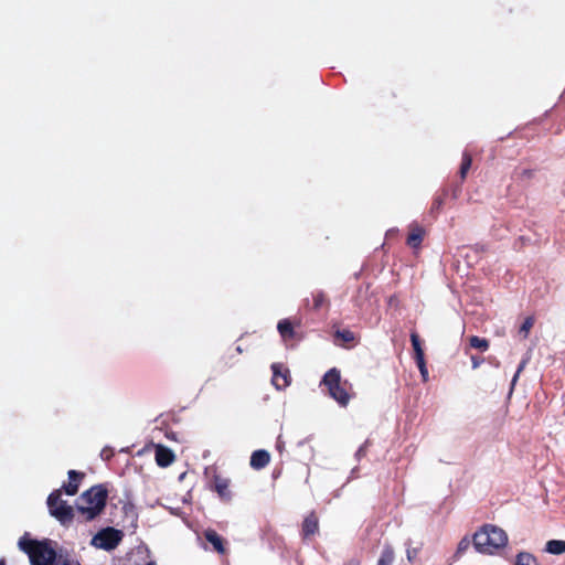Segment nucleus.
<instances>
[{
    "label": "nucleus",
    "mask_w": 565,
    "mask_h": 565,
    "mask_svg": "<svg viewBox=\"0 0 565 565\" xmlns=\"http://www.w3.org/2000/svg\"><path fill=\"white\" fill-rule=\"evenodd\" d=\"M473 547L477 552L493 555L508 543L507 533L494 525H484L473 534Z\"/></svg>",
    "instance_id": "obj_1"
},
{
    "label": "nucleus",
    "mask_w": 565,
    "mask_h": 565,
    "mask_svg": "<svg viewBox=\"0 0 565 565\" xmlns=\"http://www.w3.org/2000/svg\"><path fill=\"white\" fill-rule=\"evenodd\" d=\"M106 498L107 490L103 486H94L78 498L77 511L84 520L90 521L103 511Z\"/></svg>",
    "instance_id": "obj_2"
},
{
    "label": "nucleus",
    "mask_w": 565,
    "mask_h": 565,
    "mask_svg": "<svg viewBox=\"0 0 565 565\" xmlns=\"http://www.w3.org/2000/svg\"><path fill=\"white\" fill-rule=\"evenodd\" d=\"M19 547L24 551L32 565H53L56 558L54 548L47 542H38L23 536L19 540Z\"/></svg>",
    "instance_id": "obj_3"
},
{
    "label": "nucleus",
    "mask_w": 565,
    "mask_h": 565,
    "mask_svg": "<svg viewBox=\"0 0 565 565\" xmlns=\"http://www.w3.org/2000/svg\"><path fill=\"white\" fill-rule=\"evenodd\" d=\"M322 383L328 387L330 396L340 405L345 406L349 403L350 396L341 384L340 372L337 369L328 371Z\"/></svg>",
    "instance_id": "obj_4"
},
{
    "label": "nucleus",
    "mask_w": 565,
    "mask_h": 565,
    "mask_svg": "<svg viewBox=\"0 0 565 565\" xmlns=\"http://www.w3.org/2000/svg\"><path fill=\"white\" fill-rule=\"evenodd\" d=\"M50 513L62 524H67L73 519V509L61 499V491H55L47 499Z\"/></svg>",
    "instance_id": "obj_5"
},
{
    "label": "nucleus",
    "mask_w": 565,
    "mask_h": 565,
    "mask_svg": "<svg viewBox=\"0 0 565 565\" xmlns=\"http://www.w3.org/2000/svg\"><path fill=\"white\" fill-rule=\"evenodd\" d=\"M122 540V533L114 527L99 531L93 539L92 545L106 551L114 550Z\"/></svg>",
    "instance_id": "obj_6"
},
{
    "label": "nucleus",
    "mask_w": 565,
    "mask_h": 565,
    "mask_svg": "<svg viewBox=\"0 0 565 565\" xmlns=\"http://www.w3.org/2000/svg\"><path fill=\"white\" fill-rule=\"evenodd\" d=\"M273 384L277 390L287 387L290 384V374L288 369L281 364H273Z\"/></svg>",
    "instance_id": "obj_7"
},
{
    "label": "nucleus",
    "mask_w": 565,
    "mask_h": 565,
    "mask_svg": "<svg viewBox=\"0 0 565 565\" xmlns=\"http://www.w3.org/2000/svg\"><path fill=\"white\" fill-rule=\"evenodd\" d=\"M173 451L162 445H156V462L160 467H168L174 461Z\"/></svg>",
    "instance_id": "obj_8"
},
{
    "label": "nucleus",
    "mask_w": 565,
    "mask_h": 565,
    "mask_svg": "<svg viewBox=\"0 0 565 565\" xmlns=\"http://www.w3.org/2000/svg\"><path fill=\"white\" fill-rule=\"evenodd\" d=\"M270 461V455L266 450H256L252 454L250 466L254 469H262Z\"/></svg>",
    "instance_id": "obj_9"
},
{
    "label": "nucleus",
    "mask_w": 565,
    "mask_h": 565,
    "mask_svg": "<svg viewBox=\"0 0 565 565\" xmlns=\"http://www.w3.org/2000/svg\"><path fill=\"white\" fill-rule=\"evenodd\" d=\"M425 235V231L422 227H413L407 238V243L411 247L416 248L420 245Z\"/></svg>",
    "instance_id": "obj_10"
},
{
    "label": "nucleus",
    "mask_w": 565,
    "mask_h": 565,
    "mask_svg": "<svg viewBox=\"0 0 565 565\" xmlns=\"http://www.w3.org/2000/svg\"><path fill=\"white\" fill-rule=\"evenodd\" d=\"M70 481L67 486L65 487V492L68 495H74L78 490L79 479L82 478V475H78L76 471L71 470L68 472Z\"/></svg>",
    "instance_id": "obj_11"
},
{
    "label": "nucleus",
    "mask_w": 565,
    "mask_h": 565,
    "mask_svg": "<svg viewBox=\"0 0 565 565\" xmlns=\"http://www.w3.org/2000/svg\"><path fill=\"white\" fill-rule=\"evenodd\" d=\"M545 551L553 555H561L565 553V541L551 540L545 545Z\"/></svg>",
    "instance_id": "obj_12"
},
{
    "label": "nucleus",
    "mask_w": 565,
    "mask_h": 565,
    "mask_svg": "<svg viewBox=\"0 0 565 565\" xmlns=\"http://www.w3.org/2000/svg\"><path fill=\"white\" fill-rule=\"evenodd\" d=\"M205 539L214 546V548L218 553L224 552L222 537L213 530H207L205 532Z\"/></svg>",
    "instance_id": "obj_13"
},
{
    "label": "nucleus",
    "mask_w": 565,
    "mask_h": 565,
    "mask_svg": "<svg viewBox=\"0 0 565 565\" xmlns=\"http://www.w3.org/2000/svg\"><path fill=\"white\" fill-rule=\"evenodd\" d=\"M303 533L305 535H312L317 532L318 530V519L316 515L313 514H310L308 515L305 521H303Z\"/></svg>",
    "instance_id": "obj_14"
},
{
    "label": "nucleus",
    "mask_w": 565,
    "mask_h": 565,
    "mask_svg": "<svg viewBox=\"0 0 565 565\" xmlns=\"http://www.w3.org/2000/svg\"><path fill=\"white\" fill-rule=\"evenodd\" d=\"M411 341H412V345H413L414 353H415V360L416 361L423 360L424 359V350L422 348L418 335L416 333H412Z\"/></svg>",
    "instance_id": "obj_15"
},
{
    "label": "nucleus",
    "mask_w": 565,
    "mask_h": 565,
    "mask_svg": "<svg viewBox=\"0 0 565 565\" xmlns=\"http://www.w3.org/2000/svg\"><path fill=\"white\" fill-rule=\"evenodd\" d=\"M215 490L220 494V497L227 499L228 498V481L221 478H215Z\"/></svg>",
    "instance_id": "obj_16"
},
{
    "label": "nucleus",
    "mask_w": 565,
    "mask_h": 565,
    "mask_svg": "<svg viewBox=\"0 0 565 565\" xmlns=\"http://www.w3.org/2000/svg\"><path fill=\"white\" fill-rule=\"evenodd\" d=\"M516 565H539V563L531 554L520 553L516 557Z\"/></svg>",
    "instance_id": "obj_17"
},
{
    "label": "nucleus",
    "mask_w": 565,
    "mask_h": 565,
    "mask_svg": "<svg viewBox=\"0 0 565 565\" xmlns=\"http://www.w3.org/2000/svg\"><path fill=\"white\" fill-rule=\"evenodd\" d=\"M277 328L282 338L286 339L292 335V327L288 320H281Z\"/></svg>",
    "instance_id": "obj_18"
},
{
    "label": "nucleus",
    "mask_w": 565,
    "mask_h": 565,
    "mask_svg": "<svg viewBox=\"0 0 565 565\" xmlns=\"http://www.w3.org/2000/svg\"><path fill=\"white\" fill-rule=\"evenodd\" d=\"M469 342L472 348L479 349L481 351H486L489 348V342L486 339L479 337H471Z\"/></svg>",
    "instance_id": "obj_19"
},
{
    "label": "nucleus",
    "mask_w": 565,
    "mask_h": 565,
    "mask_svg": "<svg viewBox=\"0 0 565 565\" xmlns=\"http://www.w3.org/2000/svg\"><path fill=\"white\" fill-rule=\"evenodd\" d=\"M394 559V553L390 547H386L377 562V565H391Z\"/></svg>",
    "instance_id": "obj_20"
},
{
    "label": "nucleus",
    "mask_w": 565,
    "mask_h": 565,
    "mask_svg": "<svg viewBox=\"0 0 565 565\" xmlns=\"http://www.w3.org/2000/svg\"><path fill=\"white\" fill-rule=\"evenodd\" d=\"M533 326H534V319H533L532 317H527V318L523 321V323H522V326H521V328H520V333H521L524 338H526V337L529 335V333H530V331H531V329H532V327H533Z\"/></svg>",
    "instance_id": "obj_21"
},
{
    "label": "nucleus",
    "mask_w": 565,
    "mask_h": 565,
    "mask_svg": "<svg viewBox=\"0 0 565 565\" xmlns=\"http://www.w3.org/2000/svg\"><path fill=\"white\" fill-rule=\"evenodd\" d=\"M471 157L468 156V154H465L463 156V159H462V163H461V168H460V175L461 178H465L468 170L470 169L471 167Z\"/></svg>",
    "instance_id": "obj_22"
},
{
    "label": "nucleus",
    "mask_w": 565,
    "mask_h": 565,
    "mask_svg": "<svg viewBox=\"0 0 565 565\" xmlns=\"http://www.w3.org/2000/svg\"><path fill=\"white\" fill-rule=\"evenodd\" d=\"M470 544H471V541L468 539V537H463L459 544H458V547H457V555H461L463 554L466 551L469 550L470 547Z\"/></svg>",
    "instance_id": "obj_23"
},
{
    "label": "nucleus",
    "mask_w": 565,
    "mask_h": 565,
    "mask_svg": "<svg viewBox=\"0 0 565 565\" xmlns=\"http://www.w3.org/2000/svg\"><path fill=\"white\" fill-rule=\"evenodd\" d=\"M417 366L419 369L420 375L424 382L428 381V370L426 367L425 359L416 361Z\"/></svg>",
    "instance_id": "obj_24"
},
{
    "label": "nucleus",
    "mask_w": 565,
    "mask_h": 565,
    "mask_svg": "<svg viewBox=\"0 0 565 565\" xmlns=\"http://www.w3.org/2000/svg\"><path fill=\"white\" fill-rule=\"evenodd\" d=\"M337 335L341 337L347 342L352 341L354 339L353 333L350 331L338 332Z\"/></svg>",
    "instance_id": "obj_25"
},
{
    "label": "nucleus",
    "mask_w": 565,
    "mask_h": 565,
    "mask_svg": "<svg viewBox=\"0 0 565 565\" xmlns=\"http://www.w3.org/2000/svg\"><path fill=\"white\" fill-rule=\"evenodd\" d=\"M58 565H81L75 559H58Z\"/></svg>",
    "instance_id": "obj_26"
},
{
    "label": "nucleus",
    "mask_w": 565,
    "mask_h": 565,
    "mask_svg": "<svg viewBox=\"0 0 565 565\" xmlns=\"http://www.w3.org/2000/svg\"><path fill=\"white\" fill-rule=\"evenodd\" d=\"M471 362H472V367H473V369L479 367V366H480V364H481V360H479V359H478V358H476V356H471Z\"/></svg>",
    "instance_id": "obj_27"
},
{
    "label": "nucleus",
    "mask_w": 565,
    "mask_h": 565,
    "mask_svg": "<svg viewBox=\"0 0 565 565\" xmlns=\"http://www.w3.org/2000/svg\"><path fill=\"white\" fill-rule=\"evenodd\" d=\"M519 375H520V373H519V372H516V373L514 374V376H513V379H512V383H511V390H510V392H512V391H513L514 385H515V383H516V381H518V379H519Z\"/></svg>",
    "instance_id": "obj_28"
},
{
    "label": "nucleus",
    "mask_w": 565,
    "mask_h": 565,
    "mask_svg": "<svg viewBox=\"0 0 565 565\" xmlns=\"http://www.w3.org/2000/svg\"><path fill=\"white\" fill-rule=\"evenodd\" d=\"M524 366H525V361L521 362L516 372L521 373L522 370L524 369Z\"/></svg>",
    "instance_id": "obj_29"
},
{
    "label": "nucleus",
    "mask_w": 565,
    "mask_h": 565,
    "mask_svg": "<svg viewBox=\"0 0 565 565\" xmlns=\"http://www.w3.org/2000/svg\"><path fill=\"white\" fill-rule=\"evenodd\" d=\"M347 565H359L356 562L352 561L350 563H348Z\"/></svg>",
    "instance_id": "obj_30"
},
{
    "label": "nucleus",
    "mask_w": 565,
    "mask_h": 565,
    "mask_svg": "<svg viewBox=\"0 0 565 565\" xmlns=\"http://www.w3.org/2000/svg\"><path fill=\"white\" fill-rule=\"evenodd\" d=\"M320 302H321V299H318L316 306H319Z\"/></svg>",
    "instance_id": "obj_31"
},
{
    "label": "nucleus",
    "mask_w": 565,
    "mask_h": 565,
    "mask_svg": "<svg viewBox=\"0 0 565 565\" xmlns=\"http://www.w3.org/2000/svg\"><path fill=\"white\" fill-rule=\"evenodd\" d=\"M147 565H154V564H153V563H149V564H147Z\"/></svg>",
    "instance_id": "obj_32"
},
{
    "label": "nucleus",
    "mask_w": 565,
    "mask_h": 565,
    "mask_svg": "<svg viewBox=\"0 0 565 565\" xmlns=\"http://www.w3.org/2000/svg\"><path fill=\"white\" fill-rule=\"evenodd\" d=\"M0 565H4L2 562H0Z\"/></svg>",
    "instance_id": "obj_33"
}]
</instances>
